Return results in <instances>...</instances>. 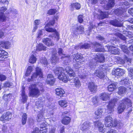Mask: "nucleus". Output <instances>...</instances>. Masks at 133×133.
Here are the masks:
<instances>
[{"mask_svg": "<svg viewBox=\"0 0 133 133\" xmlns=\"http://www.w3.org/2000/svg\"><path fill=\"white\" fill-rule=\"evenodd\" d=\"M81 7V4L77 2L71 3L70 7V10L72 11H73L75 9L78 10L80 9Z\"/></svg>", "mask_w": 133, "mask_h": 133, "instance_id": "nucleus-13", "label": "nucleus"}, {"mask_svg": "<svg viewBox=\"0 0 133 133\" xmlns=\"http://www.w3.org/2000/svg\"><path fill=\"white\" fill-rule=\"evenodd\" d=\"M88 63L89 66L91 68H95L96 65V62H104L105 61V57L103 55L99 53H97L95 56V59H93Z\"/></svg>", "mask_w": 133, "mask_h": 133, "instance_id": "nucleus-1", "label": "nucleus"}, {"mask_svg": "<svg viewBox=\"0 0 133 133\" xmlns=\"http://www.w3.org/2000/svg\"><path fill=\"white\" fill-rule=\"evenodd\" d=\"M27 115L26 113H24L22 118V123L23 125L25 124L26 121Z\"/></svg>", "mask_w": 133, "mask_h": 133, "instance_id": "nucleus-50", "label": "nucleus"}, {"mask_svg": "<svg viewBox=\"0 0 133 133\" xmlns=\"http://www.w3.org/2000/svg\"><path fill=\"white\" fill-rule=\"evenodd\" d=\"M30 95L32 97H37L40 94L38 88L35 84H32L29 87Z\"/></svg>", "mask_w": 133, "mask_h": 133, "instance_id": "nucleus-6", "label": "nucleus"}, {"mask_svg": "<svg viewBox=\"0 0 133 133\" xmlns=\"http://www.w3.org/2000/svg\"><path fill=\"white\" fill-rule=\"evenodd\" d=\"M117 36L121 39L125 41L126 39L125 37L122 34L118 33L117 34Z\"/></svg>", "mask_w": 133, "mask_h": 133, "instance_id": "nucleus-59", "label": "nucleus"}, {"mask_svg": "<svg viewBox=\"0 0 133 133\" xmlns=\"http://www.w3.org/2000/svg\"><path fill=\"white\" fill-rule=\"evenodd\" d=\"M49 25L47 24L45 26V29L49 32H53L54 33L51 35H50L49 36V37L53 38L54 37L56 39V40L57 41L59 39V34L56 30L54 28H50L48 26Z\"/></svg>", "mask_w": 133, "mask_h": 133, "instance_id": "nucleus-5", "label": "nucleus"}, {"mask_svg": "<svg viewBox=\"0 0 133 133\" xmlns=\"http://www.w3.org/2000/svg\"><path fill=\"white\" fill-rule=\"evenodd\" d=\"M123 4L125 6H124L123 8L121 7V8H122L121 9L120 8V7H119V8L117 9L114 11V13L115 14H117L118 15L120 14L123 17H125L126 16V11H125V9L129 8V7L132 4V3H130L127 1L124 2L123 3Z\"/></svg>", "mask_w": 133, "mask_h": 133, "instance_id": "nucleus-2", "label": "nucleus"}, {"mask_svg": "<svg viewBox=\"0 0 133 133\" xmlns=\"http://www.w3.org/2000/svg\"><path fill=\"white\" fill-rule=\"evenodd\" d=\"M88 88L90 91L93 93L95 92L97 89L96 86L94 84V83L92 82L89 83Z\"/></svg>", "mask_w": 133, "mask_h": 133, "instance_id": "nucleus-26", "label": "nucleus"}, {"mask_svg": "<svg viewBox=\"0 0 133 133\" xmlns=\"http://www.w3.org/2000/svg\"><path fill=\"white\" fill-rule=\"evenodd\" d=\"M93 43H85L84 44L81 46L80 48L81 49L84 48L87 49L91 47L93 48Z\"/></svg>", "mask_w": 133, "mask_h": 133, "instance_id": "nucleus-42", "label": "nucleus"}, {"mask_svg": "<svg viewBox=\"0 0 133 133\" xmlns=\"http://www.w3.org/2000/svg\"><path fill=\"white\" fill-rule=\"evenodd\" d=\"M95 76L98 77L100 79L104 78L105 75L103 72L101 70H97L95 71L94 74Z\"/></svg>", "mask_w": 133, "mask_h": 133, "instance_id": "nucleus-20", "label": "nucleus"}, {"mask_svg": "<svg viewBox=\"0 0 133 133\" xmlns=\"http://www.w3.org/2000/svg\"><path fill=\"white\" fill-rule=\"evenodd\" d=\"M121 48L123 51L126 54L129 53V51L128 50L127 47L124 45H121Z\"/></svg>", "mask_w": 133, "mask_h": 133, "instance_id": "nucleus-51", "label": "nucleus"}, {"mask_svg": "<svg viewBox=\"0 0 133 133\" xmlns=\"http://www.w3.org/2000/svg\"><path fill=\"white\" fill-rule=\"evenodd\" d=\"M46 125L44 122L41 124L40 133H46L47 129L46 128Z\"/></svg>", "mask_w": 133, "mask_h": 133, "instance_id": "nucleus-31", "label": "nucleus"}, {"mask_svg": "<svg viewBox=\"0 0 133 133\" xmlns=\"http://www.w3.org/2000/svg\"><path fill=\"white\" fill-rule=\"evenodd\" d=\"M45 31L44 30H39L38 32V36L37 37V38H41V36L43 35V33Z\"/></svg>", "mask_w": 133, "mask_h": 133, "instance_id": "nucleus-55", "label": "nucleus"}, {"mask_svg": "<svg viewBox=\"0 0 133 133\" xmlns=\"http://www.w3.org/2000/svg\"><path fill=\"white\" fill-rule=\"evenodd\" d=\"M58 77L59 79L65 83L67 82L68 79V77L64 74V72H62V73L59 75Z\"/></svg>", "mask_w": 133, "mask_h": 133, "instance_id": "nucleus-24", "label": "nucleus"}, {"mask_svg": "<svg viewBox=\"0 0 133 133\" xmlns=\"http://www.w3.org/2000/svg\"><path fill=\"white\" fill-rule=\"evenodd\" d=\"M71 119V118L69 117H65L62 119V122L64 124L67 125L70 123Z\"/></svg>", "mask_w": 133, "mask_h": 133, "instance_id": "nucleus-34", "label": "nucleus"}, {"mask_svg": "<svg viewBox=\"0 0 133 133\" xmlns=\"http://www.w3.org/2000/svg\"><path fill=\"white\" fill-rule=\"evenodd\" d=\"M118 93L119 95L123 96L126 94L127 89L124 87H119L118 88Z\"/></svg>", "mask_w": 133, "mask_h": 133, "instance_id": "nucleus-28", "label": "nucleus"}, {"mask_svg": "<svg viewBox=\"0 0 133 133\" xmlns=\"http://www.w3.org/2000/svg\"><path fill=\"white\" fill-rule=\"evenodd\" d=\"M9 11H6L5 12L6 14H9V13L12 14L11 15L15 16L18 14V12L16 10L13 8H10L9 10Z\"/></svg>", "mask_w": 133, "mask_h": 133, "instance_id": "nucleus-37", "label": "nucleus"}, {"mask_svg": "<svg viewBox=\"0 0 133 133\" xmlns=\"http://www.w3.org/2000/svg\"><path fill=\"white\" fill-rule=\"evenodd\" d=\"M107 47L109 51L112 54H118L120 53L119 49L116 47L108 45Z\"/></svg>", "mask_w": 133, "mask_h": 133, "instance_id": "nucleus-12", "label": "nucleus"}, {"mask_svg": "<svg viewBox=\"0 0 133 133\" xmlns=\"http://www.w3.org/2000/svg\"><path fill=\"white\" fill-rule=\"evenodd\" d=\"M54 72L56 75H59L62 72H64L65 70L62 67H58L56 68L54 70Z\"/></svg>", "mask_w": 133, "mask_h": 133, "instance_id": "nucleus-25", "label": "nucleus"}, {"mask_svg": "<svg viewBox=\"0 0 133 133\" xmlns=\"http://www.w3.org/2000/svg\"><path fill=\"white\" fill-rule=\"evenodd\" d=\"M103 112L102 109L99 108L95 112V114L96 116V119H97L100 117Z\"/></svg>", "mask_w": 133, "mask_h": 133, "instance_id": "nucleus-41", "label": "nucleus"}, {"mask_svg": "<svg viewBox=\"0 0 133 133\" xmlns=\"http://www.w3.org/2000/svg\"><path fill=\"white\" fill-rule=\"evenodd\" d=\"M56 12V10L54 9L50 10L48 12V14L49 15H52L54 14Z\"/></svg>", "mask_w": 133, "mask_h": 133, "instance_id": "nucleus-57", "label": "nucleus"}, {"mask_svg": "<svg viewBox=\"0 0 133 133\" xmlns=\"http://www.w3.org/2000/svg\"><path fill=\"white\" fill-rule=\"evenodd\" d=\"M55 82V79L53 77V76L51 74H49L47 76L46 83L47 84L52 85L54 84Z\"/></svg>", "mask_w": 133, "mask_h": 133, "instance_id": "nucleus-18", "label": "nucleus"}, {"mask_svg": "<svg viewBox=\"0 0 133 133\" xmlns=\"http://www.w3.org/2000/svg\"><path fill=\"white\" fill-rule=\"evenodd\" d=\"M11 43L8 41H3L0 42V48H1L8 49L10 47Z\"/></svg>", "mask_w": 133, "mask_h": 133, "instance_id": "nucleus-15", "label": "nucleus"}, {"mask_svg": "<svg viewBox=\"0 0 133 133\" xmlns=\"http://www.w3.org/2000/svg\"><path fill=\"white\" fill-rule=\"evenodd\" d=\"M46 47L43 44L40 43L37 45L36 50L37 51L43 50L45 51L46 50Z\"/></svg>", "mask_w": 133, "mask_h": 133, "instance_id": "nucleus-35", "label": "nucleus"}, {"mask_svg": "<svg viewBox=\"0 0 133 133\" xmlns=\"http://www.w3.org/2000/svg\"><path fill=\"white\" fill-rule=\"evenodd\" d=\"M40 62L41 63L43 64L45 66L47 65L48 64V62L47 61L46 59L44 57L42 59H41Z\"/></svg>", "mask_w": 133, "mask_h": 133, "instance_id": "nucleus-53", "label": "nucleus"}, {"mask_svg": "<svg viewBox=\"0 0 133 133\" xmlns=\"http://www.w3.org/2000/svg\"><path fill=\"white\" fill-rule=\"evenodd\" d=\"M0 2L4 4H8L9 1L8 0H0Z\"/></svg>", "mask_w": 133, "mask_h": 133, "instance_id": "nucleus-62", "label": "nucleus"}, {"mask_svg": "<svg viewBox=\"0 0 133 133\" xmlns=\"http://www.w3.org/2000/svg\"><path fill=\"white\" fill-rule=\"evenodd\" d=\"M92 102L94 105H97L98 103V99L96 97L92 98Z\"/></svg>", "mask_w": 133, "mask_h": 133, "instance_id": "nucleus-54", "label": "nucleus"}, {"mask_svg": "<svg viewBox=\"0 0 133 133\" xmlns=\"http://www.w3.org/2000/svg\"><path fill=\"white\" fill-rule=\"evenodd\" d=\"M100 15L99 16L98 14L95 12L94 13V15L95 18H98L100 19H103L107 18L108 16V13L107 12H103L101 10H99Z\"/></svg>", "mask_w": 133, "mask_h": 133, "instance_id": "nucleus-11", "label": "nucleus"}, {"mask_svg": "<svg viewBox=\"0 0 133 133\" xmlns=\"http://www.w3.org/2000/svg\"><path fill=\"white\" fill-rule=\"evenodd\" d=\"M8 53L4 50H0V57L5 58L6 56L8 55Z\"/></svg>", "mask_w": 133, "mask_h": 133, "instance_id": "nucleus-47", "label": "nucleus"}, {"mask_svg": "<svg viewBox=\"0 0 133 133\" xmlns=\"http://www.w3.org/2000/svg\"><path fill=\"white\" fill-rule=\"evenodd\" d=\"M56 94L57 95L60 96L61 97L63 95L64 93V91L62 89L58 88L56 89Z\"/></svg>", "mask_w": 133, "mask_h": 133, "instance_id": "nucleus-38", "label": "nucleus"}, {"mask_svg": "<svg viewBox=\"0 0 133 133\" xmlns=\"http://www.w3.org/2000/svg\"><path fill=\"white\" fill-rule=\"evenodd\" d=\"M39 129L38 128H36L31 133H39Z\"/></svg>", "mask_w": 133, "mask_h": 133, "instance_id": "nucleus-64", "label": "nucleus"}, {"mask_svg": "<svg viewBox=\"0 0 133 133\" xmlns=\"http://www.w3.org/2000/svg\"><path fill=\"white\" fill-rule=\"evenodd\" d=\"M65 70L69 76L72 77L75 76V73L72 69L70 67L66 66L65 68Z\"/></svg>", "mask_w": 133, "mask_h": 133, "instance_id": "nucleus-23", "label": "nucleus"}, {"mask_svg": "<svg viewBox=\"0 0 133 133\" xmlns=\"http://www.w3.org/2000/svg\"><path fill=\"white\" fill-rule=\"evenodd\" d=\"M84 30V28L81 26L78 27L75 29L74 33L75 34H81Z\"/></svg>", "mask_w": 133, "mask_h": 133, "instance_id": "nucleus-40", "label": "nucleus"}, {"mask_svg": "<svg viewBox=\"0 0 133 133\" xmlns=\"http://www.w3.org/2000/svg\"><path fill=\"white\" fill-rule=\"evenodd\" d=\"M58 103L61 107H66L67 102L65 100H60L59 101Z\"/></svg>", "mask_w": 133, "mask_h": 133, "instance_id": "nucleus-49", "label": "nucleus"}, {"mask_svg": "<svg viewBox=\"0 0 133 133\" xmlns=\"http://www.w3.org/2000/svg\"><path fill=\"white\" fill-rule=\"evenodd\" d=\"M122 104H123L127 106L130 107L132 106V103L130 99L127 97L124 98L121 101Z\"/></svg>", "mask_w": 133, "mask_h": 133, "instance_id": "nucleus-21", "label": "nucleus"}, {"mask_svg": "<svg viewBox=\"0 0 133 133\" xmlns=\"http://www.w3.org/2000/svg\"><path fill=\"white\" fill-rule=\"evenodd\" d=\"M12 114L9 112H6L4 113L2 116L0 118V120L4 121H8L11 118Z\"/></svg>", "mask_w": 133, "mask_h": 133, "instance_id": "nucleus-10", "label": "nucleus"}, {"mask_svg": "<svg viewBox=\"0 0 133 133\" xmlns=\"http://www.w3.org/2000/svg\"><path fill=\"white\" fill-rule=\"evenodd\" d=\"M118 16H120V17H119L117 18V19H116L114 20L111 21L110 22V23L112 25L114 26H118V27H121L122 26L123 23L122 22L123 21V19L121 18V17H123L121 15H118L117 14H116Z\"/></svg>", "mask_w": 133, "mask_h": 133, "instance_id": "nucleus-8", "label": "nucleus"}, {"mask_svg": "<svg viewBox=\"0 0 133 133\" xmlns=\"http://www.w3.org/2000/svg\"><path fill=\"white\" fill-rule=\"evenodd\" d=\"M24 88V87H22L21 94V96L22 98L21 101L23 103H25L26 102L27 98V96L25 93Z\"/></svg>", "mask_w": 133, "mask_h": 133, "instance_id": "nucleus-30", "label": "nucleus"}, {"mask_svg": "<svg viewBox=\"0 0 133 133\" xmlns=\"http://www.w3.org/2000/svg\"><path fill=\"white\" fill-rule=\"evenodd\" d=\"M115 4V0H109V3L105 7V10H108L113 7Z\"/></svg>", "mask_w": 133, "mask_h": 133, "instance_id": "nucleus-32", "label": "nucleus"}, {"mask_svg": "<svg viewBox=\"0 0 133 133\" xmlns=\"http://www.w3.org/2000/svg\"><path fill=\"white\" fill-rule=\"evenodd\" d=\"M37 59L36 56L34 54V53L30 56L29 59V62L31 64L35 63L37 61Z\"/></svg>", "mask_w": 133, "mask_h": 133, "instance_id": "nucleus-39", "label": "nucleus"}, {"mask_svg": "<svg viewBox=\"0 0 133 133\" xmlns=\"http://www.w3.org/2000/svg\"><path fill=\"white\" fill-rule=\"evenodd\" d=\"M7 17L5 14H0V23L5 22L6 19Z\"/></svg>", "mask_w": 133, "mask_h": 133, "instance_id": "nucleus-48", "label": "nucleus"}, {"mask_svg": "<svg viewBox=\"0 0 133 133\" xmlns=\"http://www.w3.org/2000/svg\"><path fill=\"white\" fill-rule=\"evenodd\" d=\"M62 59L64 61V63L66 65H67L71 61V59L69 56V57H62Z\"/></svg>", "mask_w": 133, "mask_h": 133, "instance_id": "nucleus-46", "label": "nucleus"}, {"mask_svg": "<svg viewBox=\"0 0 133 133\" xmlns=\"http://www.w3.org/2000/svg\"><path fill=\"white\" fill-rule=\"evenodd\" d=\"M105 126L108 127L118 126L117 121L113 120L112 118L110 116H107L105 119Z\"/></svg>", "mask_w": 133, "mask_h": 133, "instance_id": "nucleus-4", "label": "nucleus"}, {"mask_svg": "<svg viewBox=\"0 0 133 133\" xmlns=\"http://www.w3.org/2000/svg\"><path fill=\"white\" fill-rule=\"evenodd\" d=\"M32 68L31 66H29L28 67L27 69L25 75L26 76H28L30 74L31 72L32 71Z\"/></svg>", "mask_w": 133, "mask_h": 133, "instance_id": "nucleus-52", "label": "nucleus"}, {"mask_svg": "<svg viewBox=\"0 0 133 133\" xmlns=\"http://www.w3.org/2000/svg\"><path fill=\"white\" fill-rule=\"evenodd\" d=\"M126 106L125 105L121 103L117 108L118 112V114L121 113L126 109Z\"/></svg>", "mask_w": 133, "mask_h": 133, "instance_id": "nucleus-33", "label": "nucleus"}, {"mask_svg": "<svg viewBox=\"0 0 133 133\" xmlns=\"http://www.w3.org/2000/svg\"><path fill=\"white\" fill-rule=\"evenodd\" d=\"M95 127L98 128L99 132H102L103 130L104 125L100 121H98L94 122Z\"/></svg>", "mask_w": 133, "mask_h": 133, "instance_id": "nucleus-19", "label": "nucleus"}, {"mask_svg": "<svg viewBox=\"0 0 133 133\" xmlns=\"http://www.w3.org/2000/svg\"><path fill=\"white\" fill-rule=\"evenodd\" d=\"M129 72V74L130 76H133V70L132 68H129L128 69Z\"/></svg>", "mask_w": 133, "mask_h": 133, "instance_id": "nucleus-61", "label": "nucleus"}, {"mask_svg": "<svg viewBox=\"0 0 133 133\" xmlns=\"http://www.w3.org/2000/svg\"><path fill=\"white\" fill-rule=\"evenodd\" d=\"M43 102H41L40 101L36 102V107L39 109L41 112H43L44 110V109L43 108Z\"/></svg>", "mask_w": 133, "mask_h": 133, "instance_id": "nucleus-27", "label": "nucleus"}, {"mask_svg": "<svg viewBox=\"0 0 133 133\" xmlns=\"http://www.w3.org/2000/svg\"><path fill=\"white\" fill-rule=\"evenodd\" d=\"M73 83L74 85L77 88H79L81 86L80 82L77 77H75L74 79Z\"/></svg>", "mask_w": 133, "mask_h": 133, "instance_id": "nucleus-36", "label": "nucleus"}, {"mask_svg": "<svg viewBox=\"0 0 133 133\" xmlns=\"http://www.w3.org/2000/svg\"><path fill=\"white\" fill-rule=\"evenodd\" d=\"M110 95L106 93H102L100 96V98L104 101H106L110 99Z\"/></svg>", "mask_w": 133, "mask_h": 133, "instance_id": "nucleus-29", "label": "nucleus"}, {"mask_svg": "<svg viewBox=\"0 0 133 133\" xmlns=\"http://www.w3.org/2000/svg\"><path fill=\"white\" fill-rule=\"evenodd\" d=\"M118 100V99L115 98L113 99H111L109 101V104L107 106L109 113H111L114 111V106L115 105L116 103Z\"/></svg>", "mask_w": 133, "mask_h": 133, "instance_id": "nucleus-9", "label": "nucleus"}, {"mask_svg": "<svg viewBox=\"0 0 133 133\" xmlns=\"http://www.w3.org/2000/svg\"><path fill=\"white\" fill-rule=\"evenodd\" d=\"M7 10V8L4 6L0 7V14H4V12Z\"/></svg>", "mask_w": 133, "mask_h": 133, "instance_id": "nucleus-56", "label": "nucleus"}, {"mask_svg": "<svg viewBox=\"0 0 133 133\" xmlns=\"http://www.w3.org/2000/svg\"><path fill=\"white\" fill-rule=\"evenodd\" d=\"M42 42L44 44L48 46H53L54 45V43L52 41L51 39L49 38H43Z\"/></svg>", "mask_w": 133, "mask_h": 133, "instance_id": "nucleus-16", "label": "nucleus"}, {"mask_svg": "<svg viewBox=\"0 0 133 133\" xmlns=\"http://www.w3.org/2000/svg\"><path fill=\"white\" fill-rule=\"evenodd\" d=\"M90 123L89 122H85L81 126V129L83 131H86L89 129Z\"/></svg>", "mask_w": 133, "mask_h": 133, "instance_id": "nucleus-17", "label": "nucleus"}, {"mask_svg": "<svg viewBox=\"0 0 133 133\" xmlns=\"http://www.w3.org/2000/svg\"><path fill=\"white\" fill-rule=\"evenodd\" d=\"M99 40L102 41L103 42H104V38L102 36L99 35L96 37Z\"/></svg>", "mask_w": 133, "mask_h": 133, "instance_id": "nucleus-63", "label": "nucleus"}, {"mask_svg": "<svg viewBox=\"0 0 133 133\" xmlns=\"http://www.w3.org/2000/svg\"><path fill=\"white\" fill-rule=\"evenodd\" d=\"M83 16L82 15H79L78 17V22L80 23H82L83 22Z\"/></svg>", "mask_w": 133, "mask_h": 133, "instance_id": "nucleus-58", "label": "nucleus"}, {"mask_svg": "<svg viewBox=\"0 0 133 133\" xmlns=\"http://www.w3.org/2000/svg\"><path fill=\"white\" fill-rule=\"evenodd\" d=\"M52 55V57L51 59L52 63H55L56 62H57L58 61V58L56 54L53 52Z\"/></svg>", "mask_w": 133, "mask_h": 133, "instance_id": "nucleus-44", "label": "nucleus"}, {"mask_svg": "<svg viewBox=\"0 0 133 133\" xmlns=\"http://www.w3.org/2000/svg\"><path fill=\"white\" fill-rule=\"evenodd\" d=\"M125 71L122 69L117 68L115 69L114 72H112V74L115 76H121L124 74Z\"/></svg>", "mask_w": 133, "mask_h": 133, "instance_id": "nucleus-14", "label": "nucleus"}, {"mask_svg": "<svg viewBox=\"0 0 133 133\" xmlns=\"http://www.w3.org/2000/svg\"><path fill=\"white\" fill-rule=\"evenodd\" d=\"M45 118L43 116V112L39 113L37 117V121L39 122L44 120Z\"/></svg>", "mask_w": 133, "mask_h": 133, "instance_id": "nucleus-45", "label": "nucleus"}, {"mask_svg": "<svg viewBox=\"0 0 133 133\" xmlns=\"http://www.w3.org/2000/svg\"><path fill=\"white\" fill-rule=\"evenodd\" d=\"M6 77L5 76L2 74H0V81H2L6 80Z\"/></svg>", "mask_w": 133, "mask_h": 133, "instance_id": "nucleus-60", "label": "nucleus"}, {"mask_svg": "<svg viewBox=\"0 0 133 133\" xmlns=\"http://www.w3.org/2000/svg\"><path fill=\"white\" fill-rule=\"evenodd\" d=\"M116 88V83H112L108 86V90L110 91H113Z\"/></svg>", "mask_w": 133, "mask_h": 133, "instance_id": "nucleus-43", "label": "nucleus"}, {"mask_svg": "<svg viewBox=\"0 0 133 133\" xmlns=\"http://www.w3.org/2000/svg\"><path fill=\"white\" fill-rule=\"evenodd\" d=\"M93 46L94 49L96 51H102V47L101 44L97 42L93 43Z\"/></svg>", "mask_w": 133, "mask_h": 133, "instance_id": "nucleus-22", "label": "nucleus"}, {"mask_svg": "<svg viewBox=\"0 0 133 133\" xmlns=\"http://www.w3.org/2000/svg\"><path fill=\"white\" fill-rule=\"evenodd\" d=\"M38 76H39V77L41 78H42L43 76L41 69L39 67H37L36 68V72L33 74L31 78L28 79V81L30 82L33 81Z\"/></svg>", "mask_w": 133, "mask_h": 133, "instance_id": "nucleus-7", "label": "nucleus"}, {"mask_svg": "<svg viewBox=\"0 0 133 133\" xmlns=\"http://www.w3.org/2000/svg\"><path fill=\"white\" fill-rule=\"evenodd\" d=\"M74 59L76 61L74 64V67L76 69H78L81 67V64H82L84 60L83 57L78 54H74L73 55Z\"/></svg>", "mask_w": 133, "mask_h": 133, "instance_id": "nucleus-3", "label": "nucleus"}]
</instances>
